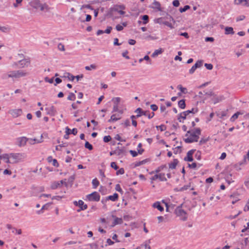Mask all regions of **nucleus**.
I'll return each instance as SVG.
<instances>
[{
    "instance_id": "nucleus-9",
    "label": "nucleus",
    "mask_w": 249,
    "mask_h": 249,
    "mask_svg": "<svg viewBox=\"0 0 249 249\" xmlns=\"http://www.w3.org/2000/svg\"><path fill=\"white\" fill-rule=\"evenodd\" d=\"M73 203L75 206L80 207V210H78V212H79L80 210H85L88 208L87 205L85 204L84 202L81 200H80L78 201H75Z\"/></svg>"
},
{
    "instance_id": "nucleus-15",
    "label": "nucleus",
    "mask_w": 249,
    "mask_h": 249,
    "mask_svg": "<svg viewBox=\"0 0 249 249\" xmlns=\"http://www.w3.org/2000/svg\"><path fill=\"white\" fill-rule=\"evenodd\" d=\"M234 3L236 5L249 6V2L247 0H234Z\"/></svg>"
},
{
    "instance_id": "nucleus-11",
    "label": "nucleus",
    "mask_w": 249,
    "mask_h": 249,
    "mask_svg": "<svg viewBox=\"0 0 249 249\" xmlns=\"http://www.w3.org/2000/svg\"><path fill=\"white\" fill-rule=\"evenodd\" d=\"M28 141H29V140L27 138L22 137L17 139V144L20 146H24Z\"/></svg>"
},
{
    "instance_id": "nucleus-48",
    "label": "nucleus",
    "mask_w": 249,
    "mask_h": 249,
    "mask_svg": "<svg viewBox=\"0 0 249 249\" xmlns=\"http://www.w3.org/2000/svg\"><path fill=\"white\" fill-rule=\"evenodd\" d=\"M130 153L131 154V155L135 157H136L137 156H138V154H139L138 153V152H136L135 151H133V150H130L129 151Z\"/></svg>"
},
{
    "instance_id": "nucleus-43",
    "label": "nucleus",
    "mask_w": 249,
    "mask_h": 249,
    "mask_svg": "<svg viewBox=\"0 0 249 249\" xmlns=\"http://www.w3.org/2000/svg\"><path fill=\"white\" fill-rule=\"evenodd\" d=\"M111 140V137L110 136H106L104 137V141L105 142H109Z\"/></svg>"
},
{
    "instance_id": "nucleus-45",
    "label": "nucleus",
    "mask_w": 249,
    "mask_h": 249,
    "mask_svg": "<svg viewBox=\"0 0 249 249\" xmlns=\"http://www.w3.org/2000/svg\"><path fill=\"white\" fill-rule=\"evenodd\" d=\"M110 166L112 168H114L116 170L119 168V167L118 166L117 163L115 162H112L111 163Z\"/></svg>"
},
{
    "instance_id": "nucleus-23",
    "label": "nucleus",
    "mask_w": 249,
    "mask_h": 249,
    "mask_svg": "<svg viewBox=\"0 0 249 249\" xmlns=\"http://www.w3.org/2000/svg\"><path fill=\"white\" fill-rule=\"evenodd\" d=\"M153 207L155 208L158 209L160 211L162 212L163 211V208L160 205L159 202H156L153 205Z\"/></svg>"
},
{
    "instance_id": "nucleus-55",
    "label": "nucleus",
    "mask_w": 249,
    "mask_h": 249,
    "mask_svg": "<svg viewBox=\"0 0 249 249\" xmlns=\"http://www.w3.org/2000/svg\"><path fill=\"white\" fill-rule=\"evenodd\" d=\"M68 99L70 100H74L75 98V95L73 93H71L68 97Z\"/></svg>"
},
{
    "instance_id": "nucleus-62",
    "label": "nucleus",
    "mask_w": 249,
    "mask_h": 249,
    "mask_svg": "<svg viewBox=\"0 0 249 249\" xmlns=\"http://www.w3.org/2000/svg\"><path fill=\"white\" fill-rule=\"evenodd\" d=\"M4 174L5 175H11L12 174V172L10 170L8 169H5L3 172Z\"/></svg>"
},
{
    "instance_id": "nucleus-61",
    "label": "nucleus",
    "mask_w": 249,
    "mask_h": 249,
    "mask_svg": "<svg viewBox=\"0 0 249 249\" xmlns=\"http://www.w3.org/2000/svg\"><path fill=\"white\" fill-rule=\"evenodd\" d=\"M151 108L153 111H156L158 109V107L156 105H152L151 106Z\"/></svg>"
},
{
    "instance_id": "nucleus-49",
    "label": "nucleus",
    "mask_w": 249,
    "mask_h": 249,
    "mask_svg": "<svg viewBox=\"0 0 249 249\" xmlns=\"http://www.w3.org/2000/svg\"><path fill=\"white\" fill-rule=\"evenodd\" d=\"M128 52L127 51H125V52H124L122 55L123 56L125 57V58L128 59H129V56L128 55Z\"/></svg>"
},
{
    "instance_id": "nucleus-5",
    "label": "nucleus",
    "mask_w": 249,
    "mask_h": 249,
    "mask_svg": "<svg viewBox=\"0 0 249 249\" xmlns=\"http://www.w3.org/2000/svg\"><path fill=\"white\" fill-rule=\"evenodd\" d=\"M125 6L124 5H116L111 9L112 12H116L120 15H124L125 13Z\"/></svg>"
},
{
    "instance_id": "nucleus-14",
    "label": "nucleus",
    "mask_w": 249,
    "mask_h": 249,
    "mask_svg": "<svg viewBox=\"0 0 249 249\" xmlns=\"http://www.w3.org/2000/svg\"><path fill=\"white\" fill-rule=\"evenodd\" d=\"M196 151V150H191L189 151L187 154L186 157L184 158L185 160L188 161H192L193 160V155L194 152Z\"/></svg>"
},
{
    "instance_id": "nucleus-10",
    "label": "nucleus",
    "mask_w": 249,
    "mask_h": 249,
    "mask_svg": "<svg viewBox=\"0 0 249 249\" xmlns=\"http://www.w3.org/2000/svg\"><path fill=\"white\" fill-rule=\"evenodd\" d=\"M176 213L178 216H180L182 220H184L186 219V213L181 208H178L176 210Z\"/></svg>"
},
{
    "instance_id": "nucleus-37",
    "label": "nucleus",
    "mask_w": 249,
    "mask_h": 249,
    "mask_svg": "<svg viewBox=\"0 0 249 249\" xmlns=\"http://www.w3.org/2000/svg\"><path fill=\"white\" fill-rule=\"evenodd\" d=\"M148 161V160L147 159L144 160H143L142 161L136 162V164H135V165L136 166H140V165H141L142 164H145Z\"/></svg>"
},
{
    "instance_id": "nucleus-13",
    "label": "nucleus",
    "mask_w": 249,
    "mask_h": 249,
    "mask_svg": "<svg viewBox=\"0 0 249 249\" xmlns=\"http://www.w3.org/2000/svg\"><path fill=\"white\" fill-rule=\"evenodd\" d=\"M10 163L9 154H5L0 156V164L2 162Z\"/></svg>"
},
{
    "instance_id": "nucleus-8",
    "label": "nucleus",
    "mask_w": 249,
    "mask_h": 249,
    "mask_svg": "<svg viewBox=\"0 0 249 249\" xmlns=\"http://www.w3.org/2000/svg\"><path fill=\"white\" fill-rule=\"evenodd\" d=\"M8 113L10 114L13 117L16 118L21 115L22 111L21 109H11L9 111Z\"/></svg>"
},
{
    "instance_id": "nucleus-1",
    "label": "nucleus",
    "mask_w": 249,
    "mask_h": 249,
    "mask_svg": "<svg viewBox=\"0 0 249 249\" xmlns=\"http://www.w3.org/2000/svg\"><path fill=\"white\" fill-rule=\"evenodd\" d=\"M201 134L200 129L197 128L194 131H188L184 137V141L186 142H197Z\"/></svg>"
},
{
    "instance_id": "nucleus-26",
    "label": "nucleus",
    "mask_w": 249,
    "mask_h": 249,
    "mask_svg": "<svg viewBox=\"0 0 249 249\" xmlns=\"http://www.w3.org/2000/svg\"><path fill=\"white\" fill-rule=\"evenodd\" d=\"M41 11H48L49 9L48 5L46 4H40L39 6Z\"/></svg>"
},
{
    "instance_id": "nucleus-33",
    "label": "nucleus",
    "mask_w": 249,
    "mask_h": 249,
    "mask_svg": "<svg viewBox=\"0 0 249 249\" xmlns=\"http://www.w3.org/2000/svg\"><path fill=\"white\" fill-rule=\"evenodd\" d=\"M177 88H178V89H179L181 91V92L182 93H183L185 94V93H186L187 92V89H186V88H183V87H182V86L181 85H178V87H177Z\"/></svg>"
},
{
    "instance_id": "nucleus-16",
    "label": "nucleus",
    "mask_w": 249,
    "mask_h": 249,
    "mask_svg": "<svg viewBox=\"0 0 249 249\" xmlns=\"http://www.w3.org/2000/svg\"><path fill=\"white\" fill-rule=\"evenodd\" d=\"M66 133L67 135H69L71 134L75 135L77 133V130L76 128H73L72 130H71L68 127H67L66 128Z\"/></svg>"
},
{
    "instance_id": "nucleus-41",
    "label": "nucleus",
    "mask_w": 249,
    "mask_h": 249,
    "mask_svg": "<svg viewBox=\"0 0 249 249\" xmlns=\"http://www.w3.org/2000/svg\"><path fill=\"white\" fill-rule=\"evenodd\" d=\"M85 146L86 148L89 149V150H91L93 149L92 145L90 144L88 142H86Z\"/></svg>"
},
{
    "instance_id": "nucleus-17",
    "label": "nucleus",
    "mask_w": 249,
    "mask_h": 249,
    "mask_svg": "<svg viewBox=\"0 0 249 249\" xmlns=\"http://www.w3.org/2000/svg\"><path fill=\"white\" fill-rule=\"evenodd\" d=\"M30 64V60L29 58L24 59L19 61V66L23 67L28 66Z\"/></svg>"
},
{
    "instance_id": "nucleus-18",
    "label": "nucleus",
    "mask_w": 249,
    "mask_h": 249,
    "mask_svg": "<svg viewBox=\"0 0 249 249\" xmlns=\"http://www.w3.org/2000/svg\"><path fill=\"white\" fill-rule=\"evenodd\" d=\"M63 183V181L62 180L57 181V182H54L52 184L51 187L53 189H55L58 187L62 186Z\"/></svg>"
},
{
    "instance_id": "nucleus-35",
    "label": "nucleus",
    "mask_w": 249,
    "mask_h": 249,
    "mask_svg": "<svg viewBox=\"0 0 249 249\" xmlns=\"http://www.w3.org/2000/svg\"><path fill=\"white\" fill-rule=\"evenodd\" d=\"M156 128L157 130H160V131H165L166 129V126L164 124H161L159 126H157Z\"/></svg>"
},
{
    "instance_id": "nucleus-52",
    "label": "nucleus",
    "mask_w": 249,
    "mask_h": 249,
    "mask_svg": "<svg viewBox=\"0 0 249 249\" xmlns=\"http://www.w3.org/2000/svg\"><path fill=\"white\" fill-rule=\"evenodd\" d=\"M58 48L60 51H64L65 50L64 46L63 44H61V43L58 44Z\"/></svg>"
},
{
    "instance_id": "nucleus-39",
    "label": "nucleus",
    "mask_w": 249,
    "mask_h": 249,
    "mask_svg": "<svg viewBox=\"0 0 249 249\" xmlns=\"http://www.w3.org/2000/svg\"><path fill=\"white\" fill-rule=\"evenodd\" d=\"M203 65V61L201 60L197 61L194 65L197 68L201 67Z\"/></svg>"
},
{
    "instance_id": "nucleus-51",
    "label": "nucleus",
    "mask_w": 249,
    "mask_h": 249,
    "mask_svg": "<svg viewBox=\"0 0 249 249\" xmlns=\"http://www.w3.org/2000/svg\"><path fill=\"white\" fill-rule=\"evenodd\" d=\"M100 221L101 223L105 224H107L108 223L107 219L105 218H101L100 219Z\"/></svg>"
},
{
    "instance_id": "nucleus-20",
    "label": "nucleus",
    "mask_w": 249,
    "mask_h": 249,
    "mask_svg": "<svg viewBox=\"0 0 249 249\" xmlns=\"http://www.w3.org/2000/svg\"><path fill=\"white\" fill-rule=\"evenodd\" d=\"M178 163V160L176 159L172 161H171L169 163V168L172 169H175Z\"/></svg>"
},
{
    "instance_id": "nucleus-12",
    "label": "nucleus",
    "mask_w": 249,
    "mask_h": 249,
    "mask_svg": "<svg viewBox=\"0 0 249 249\" xmlns=\"http://www.w3.org/2000/svg\"><path fill=\"white\" fill-rule=\"evenodd\" d=\"M111 217L114 219V221L111 224V227H114L115 225H118V224H121L123 223V219L122 218H118V217H117L115 215H111Z\"/></svg>"
},
{
    "instance_id": "nucleus-54",
    "label": "nucleus",
    "mask_w": 249,
    "mask_h": 249,
    "mask_svg": "<svg viewBox=\"0 0 249 249\" xmlns=\"http://www.w3.org/2000/svg\"><path fill=\"white\" fill-rule=\"evenodd\" d=\"M173 4L175 7H178L179 5V2L178 0H175L173 2Z\"/></svg>"
},
{
    "instance_id": "nucleus-28",
    "label": "nucleus",
    "mask_w": 249,
    "mask_h": 249,
    "mask_svg": "<svg viewBox=\"0 0 249 249\" xmlns=\"http://www.w3.org/2000/svg\"><path fill=\"white\" fill-rule=\"evenodd\" d=\"M143 115L150 119L154 117L155 113L154 112H149V111H145Z\"/></svg>"
},
{
    "instance_id": "nucleus-6",
    "label": "nucleus",
    "mask_w": 249,
    "mask_h": 249,
    "mask_svg": "<svg viewBox=\"0 0 249 249\" xmlns=\"http://www.w3.org/2000/svg\"><path fill=\"white\" fill-rule=\"evenodd\" d=\"M86 198L90 201H99L100 199V196L97 192L89 194L86 196Z\"/></svg>"
},
{
    "instance_id": "nucleus-53",
    "label": "nucleus",
    "mask_w": 249,
    "mask_h": 249,
    "mask_svg": "<svg viewBox=\"0 0 249 249\" xmlns=\"http://www.w3.org/2000/svg\"><path fill=\"white\" fill-rule=\"evenodd\" d=\"M52 164L55 167H58L59 166V164L56 159L53 160Z\"/></svg>"
},
{
    "instance_id": "nucleus-30",
    "label": "nucleus",
    "mask_w": 249,
    "mask_h": 249,
    "mask_svg": "<svg viewBox=\"0 0 249 249\" xmlns=\"http://www.w3.org/2000/svg\"><path fill=\"white\" fill-rule=\"evenodd\" d=\"M178 105L179 107L182 109H183L185 107V102L184 100H181L179 101L178 103Z\"/></svg>"
},
{
    "instance_id": "nucleus-40",
    "label": "nucleus",
    "mask_w": 249,
    "mask_h": 249,
    "mask_svg": "<svg viewBox=\"0 0 249 249\" xmlns=\"http://www.w3.org/2000/svg\"><path fill=\"white\" fill-rule=\"evenodd\" d=\"M142 19L143 20V23L145 24L148 22L149 17L147 15H144L142 16Z\"/></svg>"
},
{
    "instance_id": "nucleus-19",
    "label": "nucleus",
    "mask_w": 249,
    "mask_h": 249,
    "mask_svg": "<svg viewBox=\"0 0 249 249\" xmlns=\"http://www.w3.org/2000/svg\"><path fill=\"white\" fill-rule=\"evenodd\" d=\"M140 116H141V114H137L136 115H132L131 117V118L132 120V124L134 126L136 127L137 125V121L135 120V119L139 117Z\"/></svg>"
},
{
    "instance_id": "nucleus-27",
    "label": "nucleus",
    "mask_w": 249,
    "mask_h": 249,
    "mask_svg": "<svg viewBox=\"0 0 249 249\" xmlns=\"http://www.w3.org/2000/svg\"><path fill=\"white\" fill-rule=\"evenodd\" d=\"M240 114H242V113H241L240 112H236V113H235L230 119V120L231 122H234L235 121V120H236L238 117V116Z\"/></svg>"
},
{
    "instance_id": "nucleus-25",
    "label": "nucleus",
    "mask_w": 249,
    "mask_h": 249,
    "mask_svg": "<svg viewBox=\"0 0 249 249\" xmlns=\"http://www.w3.org/2000/svg\"><path fill=\"white\" fill-rule=\"evenodd\" d=\"M163 51V50L161 48L159 50H156L155 51V52L152 54V56L153 57H155L158 56L159 54L162 53Z\"/></svg>"
},
{
    "instance_id": "nucleus-22",
    "label": "nucleus",
    "mask_w": 249,
    "mask_h": 249,
    "mask_svg": "<svg viewBox=\"0 0 249 249\" xmlns=\"http://www.w3.org/2000/svg\"><path fill=\"white\" fill-rule=\"evenodd\" d=\"M42 142V136H41L40 140H37L36 139H29V142L31 144H35V143H38L41 142Z\"/></svg>"
},
{
    "instance_id": "nucleus-32",
    "label": "nucleus",
    "mask_w": 249,
    "mask_h": 249,
    "mask_svg": "<svg viewBox=\"0 0 249 249\" xmlns=\"http://www.w3.org/2000/svg\"><path fill=\"white\" fill-rule=\"evenodd\" d=\"M92 183L94 188H96L99 185V181L97 178H94L92 181Z\"/></svg>"
},
{
    "instance_id": "nucleus-34",
    "label": "nucleus",
    "mask_w": 249,
    "mask_h": 249,
    "mask_svg": "<svg viewBox=\"0 0 249 249\" xmlns=\"http://www.w3.org/2000/svg\"><path fill=\"white\" fill-rule=\"evenodd\" d=\"M64 77L68 78V79L70 80L73 81L75 77L73 75H71L69 73H65L64 75Z\"/></svg>"
},
{
    "instance_id": "nucleus-38",
    "label": "nucleus",
    "mask_w": 249,
    "mask_h": 249,
    "mask_svg": "<svg viewBox=\"0 0 249 249\" xmlns=\"http://www.w3.org/2000/svg\"><path fill=\"white\" fill-rule=\"evenodd\" d=\"M209 140V137L203 138L200 141L199 143L201 144H204V143H206Z\"/></svg>"
},
{
    "instance_id": "nucleus-46",
    "label": "nucleus",
    "mask_w": 249,
    "mask_h": 249,
    "mask_svg": "<svg viewBox=\"0 0 249 249\" xmlns=\"http://www.w3.org/2000/svg\"><path fill=\"white\" fill-rule=\"evenodd\" d=\"M135 112L137 113V114H141V116L142 115H143V113L144 112L142 108H138L137 109V110L135 111Z\"/></svg>"
},
{
    "instance_id": "nucleus-3",
    "label": "nucleus",
    "mask_w": 249,
    "mask_h": 249,
    "mask_svg": "<svg viewBox=\"0 0 249 249\" xmlns=\"http://www.w3.org/2000/svg\"><path fill=\"white\" fill-rule=\"evenodd\" d=\"M197 109L193 108L191 110H187L180 113L178 117V120L179 122H184L187 116L191 113L195 114L197 112Z\"/></svg>"
},
{
    "instance_id": "nucleus-7",
    "label": "nucleus",
    "mask_w": 249,
    "mask_h": 249,
    "mask_svg": "<svg viewBox=\"0 0 249 249\" xmlns=\"http://www.w3.org/2000/svg\"><path fill=\"white\" fill-rule=\"evenodd\" d=\"M167 178H170V174L169 173H167L166 175L164 173H158L153 177V179L156 180L157 179H159L161 181H165L166 180V177Z\"/></svg>"
},
{
    "instance_id": "nucleus-31",
    "label": "nucleus",
    "mask_w": 249,
    "mask_h": 249,
    "mask_svg": "<svg viewBox=\"0 0 249 249\" xmlns=\"http://www.w3.org/2000/svg\"><path fill=\"white\" fill-rule=\"evenodd\" d=\"M144 149L142 148V144L140 143L138 146V153L141 155L144 152Z\"/></svg>"
},
{
    "instance_id": "nucleus-21",
    "label": "nucleus",
    "mask_w": 249,
    "mask_h": 249,
    "mask_svg": "<svg viewBox=\"0 0 249 249\" xmlns=\"http://www.w3.org/2000/svg\"><path fill=\"white\" fill-rule=\"evenodd\" d=\"M121 119L120 116L119 115L113 114L110 119L108 120L109 122H115Z\"/></svg>"
},
{
    "instance_id": "nucleus-50",
    "label": "nucleus",
    "mask_w": 249,
    "mask_h": 249,
    "mask_svg": "<svg viewBox=\"0 0 249 249\" xmlns=\"http://www.w3.org/2000/svg\"><path fill=\"white\" fill-rule=\"evenodd\" d=\"M205 66L206 67V68L208 69V70H212L213 68V66L212 64H207V63H206L205 64Z\"/></svg>"
},
{
    "instance_id": "nucleus-36",
    "label": "nucleus",
    "mask_w": 249,
    "mask_h": 249,
    "mask_svg": "<svg viewBox=\"0 0 249 249\" xmlns=\"http://www.w3.org/2000/svg\"><path fill=\"white\" fill-rule=\"evenodd\" d=\"M97 66L95 64H91L90 66H86L85 69L86 70L90 71L91 70H94L96 68Z\"/></svg>"
},
{
    "instance_id": "nucleus-42",
    "label": "nucleus",
    "mask_w": 249,
    "mask_h": 249,
    "mask_svg": "<svg viewBox=\"0 0 249 249\" xmlns=\"http://www.w3.org/2000/svg\"><path fill=\"white\" fill-rule=\"evenodd\" d=\"M190 8V7L189 5H186L183 8H180L179 11L181 13H182L188 10Z\"/></svg>"
},
{
    "instance_id": "nucleus-58",
    "label": "nucleus",
    "mask_w": 249,
    "mask_h": 249,
    "mask_svg": "<svg viewBox=\"0 0 249 249\" xmlns=\"http://www.w3.org/2000/svg\"><path fill=\"white\" fill-rule=\"evenodd\" d=\"M124 169L123 168H121L117 172V175H119V174H124Z\"/></svg>"
},
{
    "instance_id": "nucleus-24",
    "label": "nucleus",
    "mask_w": 249,
    "mask_h": 249,
    "mask_svg": "<svg viewBox=\"0 0 249 249\" xmlns=\"http://www.w3.org/2000/svg\"><path fill=\"white\" fill-rule=\"evenodd\" d=\"M108 199L113 201H116L118 199V195L117 193H115L112 196H109L108 197Z\"/></svg>"
},
{
    "instance_id": "nucleus-63",
    "label": "nucleus",
    "mask_w": 249,
    "mask_h": 249,
    "mask_svg": "<svg viewBox=\"0 0 249 249\" xmlns=\"http://www.w3.org/2000/svg\"><path fill=\"white\" fill-rule=\"evenodd\" d=\"M206 181L208 183H212L213 181V178H211V177L209 178L206 179Z\"/></svg>"
},
{
    "instance_id": "nucleus-57",
    "label": "nucleus",
    "mask_w": 249,
    "mask_h": 249,
    "mask_svg": "<svg viewBox=\"0 0 249 249\" xmlns=\"http://www.w3.org/2000/svg\"><path fill=\"white\" fill-rule=\"evenodd\" d=\"M115 189L119 192H122V189H121V186L119 184H117L116 185Z\"/></svg>"
},
{
    "instance_id": "nucleus-44",
    "label": "nucleus",
    "mask_w": 249,
    "mask_h": 249,
    "mask_svg": "<svg viewBox=\"0 0 249 249\" xmlns=\"http://www.w3.org/2000/svg\"><path fill=\"white\" fill-rule=\"evenodd\" d=\"M120 100L121 99L119 97L114 98L112 100L115 105H118L119 103L120 102Z\"/></svg>"
},
{
    "instance_id": "nucleus-64",
    "label": "nucleus",
    "mask_w": 249,
    "mask_h": 249,
    "mask_svg": "<svg viewBox=\"0 0 249 249\" xmlns=\"http://www.w3.org/2000/svg\"><path fill=\"white\" fill-rule=\"evenodd\" d=\"M244 210L245 212L249 211V204L248 202L247 203V205L245 206Z\"/></svg>"
},
{
    "instance_id": "nucleus-29",
    "label": "nucleus",
    "mask_w": 249,
    "mask_h": 249,
    "mask_svg": "<svg viewBox=\"0 0 249 249\" xmlns=\"http://www.w3.org/2000/svg\"><path fill=\"white\" fill-rule=\"evenodd\" d=\"M234 33L233 28L232 27H226L225 28L226 34H233Z\"/></svg>"
},
{
    "instance_id": "nucleus-47",
    "label": "nucleus",
    "mask_w": 249,
    "mask_h": 249,
    "mask_svg": "<svg viewBox=\"0 0 249 249\" xmlns=\"http://www.w3.org/2000/svg\"><path fill=\"white\" fill-rule=\"evenodd\" d=\"M116 29L118 31H122L124 29V27L122 25L120 24H118L116 26Z\"/></svg>"
},
{
    "instance_id": "nucleus-60",
    "label": "nucleus",
    "mask_w": 249,
    "mask_h": 249,
    "mask_svg": "<svg viewBox=\"0 0 249 249\" xmlns=\"http://www.w3.org/2000/svg\"><path fill=\"white\" fill-rule=\"evenodd\" d=\"M111 30H112L111 27H108L107 28V30H106V31L104 32V33H106L107 34H109L111 31Z\"/></svg>"
},
{
    "instance_id": "nucleus-59",
    "label": "nucleus",
    "mask_w": 249,
    "mask_h": 249,
    "mask_svg": "<svg viewBox=\"0 0 249 249\" xmlns=\"http://www.w3.org/2000/svg\"><path fill=\"white\" fill-rule=\"evenodd\" d=\"M197 69L196 67H195V65H194L192 68L190 70V73H193L194 72V71H195V70Z\"/></svg>"
},
{
    "instance_id": "nucleus-4",
    "label": "nucleus",
    "mask_w": 249,
    "mask_h": 249,
    "mask_svg": "<svg viewBox=\"0 0 249 249\" xmlns=\"http://www.w3.org/2000/svg\"><path fill=\"white\" fill-rule=\"evenodd\" d=\"M9 155L10 163H16L23 159V156L19 153L10 154Z\"/></svg>"
},
{
    "instance_id": "nucleus-2",
    "label": "nucleus",
    "mask_w": 249,
    "mask_h": 249,
    "mask_svg": "<svg viewBox=\"0 0 249 249\" xmlns=\"http://www.w3.org/2000/svg\"><path fill=\"white\" fill-rule=\"evenodd\" d=\"M25 75V73L21 71H10L7 74L3 76V78L6 79L8 78H18L23 76Z\"/></svg>"
},
{
    "instance_id": "nucleus-56",
    "label": "nucleus",
    "mask_w": 249,
    "mask_h": 249,
    "mask_svg": "<svg viewBox=\"0 0 249 249\" xmlns=\"http://www.w3.org/2000/svg\"><path fill=\"white\" fill-rule=\"evenodd\" d=\"M188 166L189 167H190L191 168L195 169L196 167V164L195 162H193L191 164H189Z\"/></svg>"
}]
</instances>
